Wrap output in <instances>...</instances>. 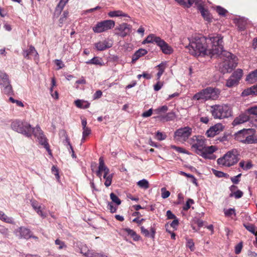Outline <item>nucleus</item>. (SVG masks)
<instances>
[{
	"instance_id": "4c0bfd02",
	"label": "nucleus",
	"mask_w": 257,
	"mask_h": 257,
	"mask_svg": "<svg viewBox=\"0 0 257 257\" xmlns=\"http://www.w3.org/2000/svg\"><path fill=\"white\" fill-rule=\"evenodd\" d=\"M157 67L159 68V71L157 73V79L159 80L160 77L163 74V72H164V70L165 69V65L163 63H161L157 66Z\"/></svg>"
},
{
	"instance_id": "473e14b6",
	"label": "nucleus",
	"mask_w": 257,
	"mask_h": 257,
	"mask_svg": "<svg viewBox=\"0 0 257 257\" xmlns=\"http://www.w3.org/2000/svg\"><path fill=\"white\" fill-rule=\"evenodd\" d=\"M87 64H94L102 66L103 65L102 60L101 58L94 57L92 59L86 62Z\"/></svg>"
},
{
	"instance_id": "a18cd8bd",
	"label": "nucleus",
	"mask_w": 257,
	"mask_h": 257,
	"mask_svg": "<svg viewBox=\"0 0 257 257\" xmlns=\"http://www.w3.org/2000/svg\"><path fill=\"white\" fill-rule=\"evenodd\" d=\"M112 177H113V174H110L108 175L107 178L105 179L104 185L106 187H108L111 185Z\"/></svg>"
},
{
	"instance_id": "20e7f679",
	"label": "nucleus",
	"mask_w": 257,
	"mask_h": 257,
	"mask_svg": "<svg viewBox=\"0 0 257 257\" xmlns=\"http://www.w3.org/2000/svg\"><path fill=\"white\" fill-rule=\"evenodd\" d=\"M238 153L237 150L233 149L227 152L222 157L217 160V163L224 167H230L236 164L238 160Z\"/></svg>"
},
{
	"instance_id": "c756f323",
	"label": "nucleus",
	"mask_w": 257,
	"mask_h": 257,
	"mask_svg": "<svg viewBox=\"0 0 257 257\" xmlns=\"http://www.w3.org/2000/svg\"><path fill=\"white\" fill-rule=\"evenodd\" d=\"M176 117V114L174 112H170L165 115L157 116L156 118H160L161 120H165L166 121H170L174 119Z\"/></svg>"
},
{
	"instance_id": "37998d69",
	"label": "nucleus",
	"mask_w": 257,
	"mask_h": 257,
	"mask_svg": "<svg viewBox=\"0 0 257 257\" xmlns=\"http://www.w3.org/2000/svg\"><path fill=\"white\" fill-rule=\"evenodd\" d=\"M3 87L4 88V91L5 92V93L7 94H10L12 93V92H13L12 87L10 85V83H9V84L6 85Z\"/></svg>"
},
{
	"instance_id": "9b49d317",
	"label": "nucleus",
	"mask_w": 257,
	"mask_h": 257,
	"mask_svg": "<svg viewBox=\"0 0 257 257\" xmlns=\"http://www.w3.org/2000/svg\"><path fill=\"white\" fill-rule=\"evenodd\" d=\"M192 134V128L186 126L178 129L175 132V137L180 141H186Z\"/></svg>"
},
{
	"instance_id": "a878e982",
	"label": "nucleus",
	"mask_w": 257,
	"mask_h": 257,
	"mask_svg": "<svg viewBox=\"0 0 257 257\" xmlns=\"http://www.w3.org/2000/svg\"><path fill=\"white\" fill-rule=\"evenodd\" d=\"M108 16L111 18L115 17H129L127 14L124 13L122 11L119 10L110 11L108 13Z\"/></svg>"
},
{
	"instance_id": "603ef678",
	"label": "nucleus",
	"mask_w": 257,
	"mask_h": 257,
	"mask_svg": "<svg viewBox=\"0 0 257 257\" xmlns=\"http://www.w3.org/2000/svg\"><path fill=\"white\" fill-rule=\"evenodd\" d=\"M224 214L226 216H230L231 215H236L235 210L234 209L230 208L224 211Z\"/></svg>"
},
{
	"instance_id": "5701e85b",
	"label": "nucleus",
	"mask_w": 257,
	"mask_h": 257,
	"mask_svg": "<svg viewBox=\"0 0 257 257\" xmlns=\"http://www.w3.org/2000/svg\"><path fill=\"white\" fill-rule=\"evenodd\" d=\"M31 204L33 208L39 215H40L43 218H45L46 217V215L43 212V209H44V207L42 209V207L39 205L36 201H32Z\"/></svg>"
},
{
	"instance_id": "2eb2a0df",
	"label": "nucleus",
	"mask_w": 257,
	"mask_h": 257,
	"mask_svg": "<svg viewBox=\"0 0 257 257\" xmlns=\"http://www.w3.org/2000/svg\"><path fill=\"white\" fill-rule=\"evenodd\" d=\"M112 41L110 39H104L102 41H99L94 44L95 49L99 51H104L110 48L112 46Z\"/></svg>"
},
{
	"instance_id": "4468645a",
	"label": "nucleus",
	"mask_w": 257,
	"mask_h": 257,
	"mask_svg": "<svg viewBox=\"0 0 257 257\" xmlns=\"http://www.w3.org/2000/svg\"><path fill=\"white\" fill-rule=\"evenodd\" d=\"M103 172V178L105 179L108 175L110 174L109 169L105 165L103 158L100 157L99 159L98 169L96 171V175L100 178L102 176V173Z\"/></svg>"
},
{
	"instance_id": "7c9ffc66",
	"label": "nucleus",
	"mask_w": 257,
	"mask_h": 257,
	"mask_svg": "<svg viewBox=\"0 0 257 257\" xmlns=\"http://www.w3.org/2000/svg\"><path fill=\"white\" fill-rule=\"evenodd\" d=\"M19 232L21 237L25 238H29L31 237V232L29 229L26 228L20 227L19 228Z\"/></svg>"
},
{
	"instance_id": "a19ab883",
	"label": "nucleus",
	"mask_w": 257,
	"mask_h": 257,
	"mask_svg": "<svg viewBox=\"0 0 257 257\" xmlns=\"http://www.w3.org/2000/svg\"><path fill=\"white\" fill-rule=\"evenodd\" d=\"M178 3H179L181 5H183L187 8L190 7L192 3L191 0H175Z\"/></svg>"
},
{
	"instance_id": "0eeeda50",
	"label": "nucleus",
	"mask_w": 257,
	"mask_h": 257,
	"mask_svg": "<svg viewBox=\"0 0 257 257\" xmlns=\"http://www.w3.org/2000/svg\"><path fill=\"white\" fill-rule=\"evenodd\" d=\"M253 135L254 132L252 129H243L235 134V139L245 144H252L253 142Z\"/></svg>"
},
{
	"instance_id": "7ed1b4c3",
	"label": "nucleus",
	"mask_w": 257,
	"mask_h": 257,
	"mask_svg": "<svg viewBox=\"0 0 257 257\" xmlns=\"http://www.w3.org/2000/svg\"><path fill=\"white\" fill-rule=\"evenodd\" d=\"M214 56L219 57L223 60L222 62L219 65V70L223 73L231 72L232 69L235 68L238 63L237 57L231 53L223 50V45L222 44V50L218 54Z\"/></svg>"
},
{
	"instance_id": "f8f14e48",
	"label": "nucleus",
	"mask_w": 257,
	"mask_h": 257,
	"mask_svg": "<svg viewBox=\"0 0 257 257\" xmlns=\"http://www.w3.org/2000/svg\"><path fill=\"white\" fill-rule=\"evenodd\" d=\"M194 3L204 19L209 22L211 20V18L208 10L204 8L202 0H194Z\"/></svg>"
},
{
	"instance_id": "39448f33",
	"label": "nucleus",
	"mask_w": 257,
	"mask_h": 257,
	"mask_svg": "<svg viewBox=\"0 0 257 257\" xmlns=\"http://www.w3.org/2000/svg\"><path fill=\"white\" fill-rule=\"evenodd\" d=\"M220 91L218 89L213 88L212 87H207L206 89L202 90L201 91L196 93L193 97L195 100H209L216 99L219 95Z\"/></svg>"
},
{
	"instance_id": "423d86ee",
	"label": "nucleus",
	"mask_w": 257,
	"mask_h": 257,
	"mask_svg": "<svg viewBox=\"0 0 257 257\" xmlns=\"http://www.w3.org/2000/svg\"><path fill=\"white\" fill-rule=\"evenodd\" d=\"M211 108V114L215 119H222L231 115V109L227 105H215Z\"/></svg>"
},
{
	"instance_id": "cd10ccee",
	"label": "nucleus",
	"mask_w": 257,
	"mask_h": 257,
	"mask_svg": "<svg viewBox=\"0 0 257 257\" xmlns=\"http://www.w3.org/2000/svg\"><path fill=\"white\" fill-rule=\"evenodd\" d=\"M257 80V69L250 74H249L246 78V81L250 83H253Z\"/></svg>"
},
{
	"instance_id": "69168bd1",
	"label": "nucleus",
	"mask_w": 257,
	"mask_h": 257,
	"mask_svg": "<svg viewBox=\"0 0 257 257\" xmlns=\"http://www.w3.org/2000/svg\"><path fill=\"white\" fill-rule=\"evenodd\" d=\"M10 100L13 102V103H16L17 104L21 107H23L24 104L23 102L21 101L18 100H15L13 97H10Z\"/></svg>"
},
{
	"instance_id": "ddd939ff",
	"label": "nucleus",
	"mask_w": 257,
	"mask_h": 257,
	"mask_svg": "<svg viewBox=\"0 0 257 257\" xmlns=\"http://www.w3.org/2000/svg\"><path fill=\"white\" fill-rule=\"evenodd\" d=\"M224 126L221 123H217L210 127L206 131V135L207 137L212 138L218 135L223 131Z\"/></svg>"
},
{
	"instance_id": "774afa93",
	"label": "nucleus",
	"mask_w": 257,
	"mask_h": 257,
	"mask_svg": "<svg viewBox=\"0 0 257 257\" xmlns=\"http://www.w3.org/2000/svg\"><path fill=\"white\" fill-rule=\"evenodd\" d=\"M55 63L57 66H58V69L62 68L64 66L62 61L60 60H55Z\"/></svg>"
},
{
	"instance_id": "5fc2aeb1",
	"label": "nucleus",
	"mask_w": 257,
	"mask_h": 257,
	"mask_svg": "<svg viewBox=\"0 0 257 257\" xmlns=\"http://www.w3.org/2000/svg\"><path fill=\"white\" fill-rule=\"evenodd\" d=\"M187 246L189 247L191 251L194 250V243L192 239H188L187 242Z\"/></svg>"
},
{
	"instance_id": "bf43d9fd",
	"label": "nucleus",
	"mask_w": 257,
	"mask_h": 257,
	"mask_svg": "<svg viewBox=\"0 0 257 257\" xmlns=\"http://www.w3.org/2000/svg\"><path fill=\"white\" fill-rule=\"evenodd\" d=\"M213 173L214 174V175L218 177H225L226 176V174H225L222 172H221V171H218L213 170Z\"/></svg>"
},
{
	"instance_id": "c85d7f7f",
	"label": "nucleus",
	"mask_w": 257,
	"mask_h": 257,
	"mask_svg": "<svg viewBox=\"0 0 257 257\" xmlns=\"http://www.w3.org/2000/svg\"><path fill=\"white\" fill-rule=\"evenodd\" d=\"M76 106L80 108H87L89 107L90 104L87 101L82 100H76L74 102Z\"/></svg>"
},
{
	"instance_id": "6e6d98bb",
	"label": "nucleus",
	"mask_w": 257,
	"mask_h": 257,
	"mask_svg": "<svg viewBox=\"0 0 257 257\" xmlns=\"http://www.w3.org/2000/svg\"><path fill=\"white\" fill-rule=\"evenodd\" d=\"M171 148L175 150L178 152L181 153H186V151L182 148L177 147L174 145H171Z\"/></svg>"
},
{
	"instance_id": "bb28decb",
	"label": "nucleus",
	"mask_w": 257,
	"mask_h": 257,
	"mask_svg": "<svg viewBox=\"0 0 257 257\" xmlns=\"http://www.w3.org/2000/svg\"><path fill=\"white\" fill-rule=\"evenodd\" d=\"M80 253L83 254L85 257H100L101 253H98L93 250L88 249L87 252L84 253L82 250Z\"/></svg>"
},
{
	"instance_id": "412c9836",
	"label": "nucleus",
	"mask_w": 257,
	"mask_h": 257,
	"mask_svg": "<svg viewBox=\"0 0 257 257\" xmlns=\"http://www.w3.org/2000/svg\"><path fill=\"white\" fill-rule=\"evenodd\" d=\"M246 113L249 115H253L250 117V118L254 119V125H257V106H254L247 108L246 110Z\"/></svg>"
},
{
	"instance_id": "3c124183",
	"label": "nucleus",
	"mask_w": 257,
	"mask_h": 257,
	"mask_svg": "<svg viewBox=\"0 0 257 257\" xmlns=\"http://www.w3.org/2000/svg\"><path fill=\"white\" fill-rule=\"evenodd\" d=\"M242 248V242H240L238 243L235 247V253L237 254L240 253Z\"/></svg>"
},
{
	"instance_id": "1a4fd4ad",
	"label": "nucleus",
	"mask_w": 257,
	"mask_h": 257,
	"mask_svg": "<svg viewBox=\"0 0 257 257\" xmlns=\"http://www.w3.org/2000/svg\"><path fill=\"white\" fill-rule=\"evenodd\" d=\"M115 22L111 20H104L97 23V24L93 27L92 30L94 32L96 33H100L108 30L111 29L114 27Z\"/></svg>"
},
{
	"instance_id": "e433bc0d",
	"label": "nucleus",
	"mask_w": 257,
	"mask_h": 257,
	"mask_svg": "<svg viewBox=\"0 0 257 257\" xmlns=\"http://www.w3.org/2000/svg\"><path fill=\"white\" fill-rule=\"evenodd\" d=\"M110 197L112 202L115 203L117 206L121 204V200L114 193H111L110 194Z\"/></svg>"
},
{
	"instance_id": "f03ea898",
	"label": "nucleus",
	"mask_w": 257,
	"mask_h": 257,
	"mask_svg": "<svg viewBox=\"0 0 257 257\" xmlns=\"http://www.w3.org/2000/svg\"><path fill=\"white\" fill-rule=\"evenodd\" d=\"M11 127L13 130L27 137H30L33 134L35 137L37 138L39 143L43 145L49 154L51 155V151L47 142L46 139L39 126L32 128L31 125L27 122L16 120L12 123Z\"/></svg>"
},
{
	"instance_id": "f257e3e1",
	"label": "nucleus",
	"mask_w": 257,
	"mask_h": 257,
	"mask_svg": "<svg viewBox=\"0 0 257 257\" xmlns=\"http://www.w3.org/2000/svg\"><path fill=\"white\" fill-rule=\"evenodd\" d=\"M223 37L219 34L208 36L207 38H194L188 46L189 53L195 56H209L212 57L222 50Z\"/></svg>"
},
{
	"instance_id": "58836bf2",
	"label": "nucleus",
	"mask_w": 257,
	"mask_h": 257,
	"mask_svg": "<svg viewBox=\"0 0 257 257\" xmlns=\"http://www.w3.org/2000/svg\"><path fill=\"white\" fill-rule=\"evenodd\" d=\"M168 110V107L166 105L162 106L154 110V113L157 114H160L162 113H165Z\"/></svg>"
},
{
	"instance_id": "e2e57ef3",
	"label": "nucleus",
	"mask_w": 257,
	"mask_h": 257,
	"mask_svg": "<svg viewBox=\"0 0 257 257\" xmlns=\"http://www.w3.org/2000/svg\"><path fill=\"white\" fill-rule=\"evenodd\" d=\"M153 113V109L152 108H150L148 111L144 112L142 116L143 117H147L150 116Z\"/></svg>"
},
{
	"instance_id": "aec40b11",
	"label": "nucleus",
	"mask_w": 257,
	"mask_h": 257,
	"mask_svg": "<svg viewBox=\"0 0 257 257\" xmlns=\"http://www.w3.org/2000/svg\"><path fill=\"white\" fill-rule=\"evenodd\" d=\"M24 57L28 59H30V56L34 57L35 59H38L39 55L35 47L33 46H30L29 49L24 50L23 52Z\"/></svg>"
},
{
	"instance_id": "f3484780",
	"label": "nucleus",
	"mask_w": 257,
	"mask_h": 257,
	"mask_svg": "<svg viewBox=\"0 0 257 257\" xmlns=\"http://www.w3.org/2000/svg\"><path fill=\"white\" fill-rule=\"evenodd\" d=\"M157 45L160 48L163 53L165 54H171L173 52V49L172 47L169 45L161 38L160 41L158 42Z\"/></svg>"
},
{
	"instance_id": "6ab92c4d",
	"label": "nucleus",
	"mask_w": 257,
	"mask_h": 257,
	"mask_svg": "<svg viewBox=\"0 0 257 257\" xmlns=\"http://www.w3.org/2000/svg\"><path fill=\"white\" fill-rule=\"evenodd\" d=\"M249 119L250 116L246 113V111H245L244 113H242L236 117L232 124L233 126H235L245 122L248 121Z\"/></svg>"
},
{
	"instance_id": "13d9d810",
	"label": "nucleus",
	"mask_w": 257,
	"mask_h": 257,
	"mask_svg": "<svg viewBox=\"0 0 257 257\" xmlns=\"http://www.w3.org/2000/svg\"><path fill=\"white\" fill-rule=\"evenodd\" d=\"M51 170L53 173H54L57 179L58 180L59 179L60 177L59 175V172L58 169L55 166H53Z\"/></svg>"
},
{
	"instance_id": "6e6552de",
	"label": "nucleus",
	"mask_w": 257,
	"mask_h": 257,
	"mask_svg": "<svg viewBox=\"0 0 257 257\" xmlns=\"http://www.w3.org/2000/svg\"><path fill=\"white\" fill-rule=\"evenodd\" d=\"M188 142L192 145V149L198 155L202 154L207 148L204 140L200 136H193Z\"/></svg>"
},
{
	"instance_id": "864d4df0",
	"label": "nucleus",
	"mask_w": 257,
	"mask_h": 257,
	"mask_svg": "<svg viewBox=\"0 0 257 257\" xmlns=\"http://www.w3.org/2000/svg\"><path fill=\"white\" fill-rule=\"evenodd\" d=\"M68 16V12L64 11L61 17L59 19V22L60 24H62L66 20L67 17Z\"/></svg>"
},
{
	"instance_id": "dca6fc26",
	"label": "nucleus",
	"mask_w": 257,
	"mask_h": 257,
	"mask_svg": "<svg viewBox=\"0 0 257 257\" xmlns=\"http://www.w3.org/2000/svg\"><path fill=\"white\" fill-rule=\"evenodd\" d=\"M217 148L214 146H211L207 147L199 155L202 156L205 159L213 160L215 159V156L213 153L217 150Z\"/></svg>"
},
{
	"instance_id": "9d476101",
	"label": "nucleus",
	"mask_w": 257,
	"mask_h": 257,
	"mask_svg": "<svg viewBox=\"0 0 257 257\" xmlns=\"http://www.w3.org/2000/svg\"><path fill=\"white\" fill-rule=\"evenodd\" d=\"M243 75L242 70L237 69L227 80L225 85L228 87H232L237 85Z\"/></svg>"
},
{
	"instance_id": "4d7b16f0",
	"label": "nucleus",
	"mask_w": 257,
	"mask_h": 257,
	"mask_svg": "<svg viewBox=\"0 0 257 257\" xmlns=\"http://www.w3.org/2000/svg\"><path fill=\"white\" fill-rule=\"evenodd\" d=\"M55 244L56 245H59V249H61L64 247H66V245L63 241H61L60 240L57 239L55 240Z\"/></svg>"
},
{
	"instance_id": "0e129e2a",
	"label": "nucleus",
	"mask_w": 257,
	"mask_h": 257,
	"mask_svg": "<svg viewBox=\"0 0 257 257\" xmlns=\"http://www.w3.org/2000/svg\"><path fill=\"white\" fill-rule=\"evenodd\" d=\"M163 83L160 81H158L154 86V89L156 91H159L163 86Z\"/></svg>"
},
{
	"instance_id": "393cba45",
	"label": "nucleus",
	"mask_w": 257,
	"mask_h": 257,
	"mask_svg": "<svg viewBox=\"0 0 257 257\" xmlns=\"http://www.w3.org/2000/svg\"><path fill=\"white\" fill-rule=\"evenodd\" d=\"M8 76L5 73L0 72V85L4 86L10 83Z\"/></svg>"
},
{
	"instance_id": "c03bdc74",
	"label": "nucleus",
	"mask_w": 257,
	"mask_h": 257,
	"mask_svg": "<svg viewBox=\"0 0 257 257\" xmlns=\"http://www.w3.org/2000/svg\"><path fill=\"white\" fill-rule=\"evenodd\" d=\"M243 193L241 191L238 190L234 192L233 193H230L229 196L230 197L234 196L235 198L239 199L243 196Z\"/></svg>"
},
{
	"instance_id": "de8ad7c7",
	"label": "nucleus",
	"mask_w": 257,
	"mask_h": 257,
	"mask_svg": "<svg viewBox=\"0 0 257 257\" xmlns=\"http://www.w3.org/2000/svg\"><path fill=\"white\" fill-rule=\"evenodd\" d=\"M161 196L164 199L168 198L170 195V192L167 191L165 188H162L161 189Z\"/></svg>"
},
{
	"instance_id": "b1692460",
	"label": "nucleus",
	"mask_w": 257,
	"mask_h": 257,
	"mask_svg": "<svg viewBox=\"0 0 257 257\" xmlns=\"http://www.w3.org/2000/svg\"><path fill=\"white\" fill-rule=\"evenodd\" d=\"M160 39L161 38L157 37L154 34H151L143 41V44L155 43L157 45L158 42L160 41Z\"/></svg>"
},
{
	"instance_id": "f704fd0d",
	"label": "nucleus",
	"mask_w": 257,
	"mask_h": 257,
	"mask_svg": "<svg viewBox=\"0 0 257 257\" xmlns=\"http://www.w3.org/2000/svg\"><path fill=\"white\" fill-rule=\"evenodd\" d=\"M137 185L140 187L141 188H143L145 189H147L149 188V182L144 179L141 180H140L137 182Z\"/></svg>"
},
{
	"instance_id": "680f3d73",
	"label": "nucleus",
	"mask_w": 257,
	"mask_h": 257,
	"mask_svg": "<svg viewBox=\"0 0 257 257\" xmlns=\"http://www.w3.org/2000/svg\"><path fill=\"white\" fill-rule=\"evenodd\" d=\"M156 137L157 140L159 141H162L166 139V136L165 135H163L161 132H158L156 134Z\"/></svg>"
},
{
	"instance_id": "2f4dec72",
	"label": "nucleus",
	"mask_w": 257,
	"mask_h": 257,
	"mask_svg": "<svg viewBox=\"0 0 257 257\" xmlns=\"http://www.w3.org/2000/svg\"><path fill=\"white\" fill-rule=\"evenodd\" d=\"M257 94V85L255 86H252L250 87L249 88H247L244 90L242 92V95L243 96L248 95L250 94Z\"/></svg>"
},
{
	"instance_id": "49530a36",
	"label": "nucleus",
	"mask_w": 257,
	"mask_h": 257,
	"mask_svg": "<svg viewBox=\"0 0 257 257\" xmlns=\"http://www.w3.org/2000/svg\"><path fill=\"white\" fill-rule=\"evenodd\" d=\"M216 12L219 15H221V16H225L227 12V11L225 9H224V8H223L220 6H217L216 7Z\"/></svg>"
},
{
	"instance_id": "ea45409f",
	"label": "nucleus",
	"mask_w": 257,
	"mask_h": 257,
	"mask_svg": "<svg viewBox=\"0 0 257 257\" xmlns=\"http://www.w3.org/2000/svg\"><path fill=\"white\" fill-rule=\"evenodd\" d=\"M244 227L248 231L251 232L255 236H257V230H255V226L253 225H244Z\"/></svg>"
},
{
	"instance_id": "72a5a7b5",
	"label": "nucleus",
	"mask_w": 257,
	"mask_h": 257,
	"mask_svg": "<svg viewBox=\"0 0 257 257\" xmlns=\"http://www.w3.org/2000/svg\"><path fill=\"white\" fill-rule=\"evenodd\" d=\"M124 231L128 234V235L133 237L134 240L138 241L140 239V236H139L133 230L126 228L124 229Z\"/></svg>"
},
{
	"instance_id": "4be33fe9",
	"label": "nucleus",
	"mask_w": 257,
	"mask_h": 257,
	"mask_svg": "<svg viewBox=\"0 0 257 257\" xmlns=\"http://www.w3.org/2000/svg\"><path fill=\"white\" fill-rule=\"evenodd\" d=\"M148 51L144 49H140L137 50L132 56V62L134 63L141 57L147 54Z\"/></svg>"
},
{
	"instance_id": "052dcab7",
	"label": "nucleus",
	"mask_w": 257,
	"mask_h": 257,
	"mask_svg": "<svg viewBox=\"0 0 257 257\" xmlns=\"http://www.w3.org/2000/svg\"><path fill=\"white\" fill-rule=\"evenodd\" d=\"M91 132L90 128L88 127L83 128L82 135L84 137H86L91 134Z\"/></svg>"
},
{
	"instance_id": "c9c22d12",
	"label": "nucleus",
	"mask_w": 257,
	"mask_h": 257,
	"mask_svg": "<svg viewBox=\"0 0 257 257\" xmlns=\"http://www.w3.org/2000/svg\"><path fill=\"white\" fill-rule=\"evenodd\" d=\"M68 1L69 0H60L56 8V11L60 13L63 10L66 4L68 3Z\"/></svg>"
},
{
	"instance_id": "8fccbe9b",
	"label": "nucleus",
	"mask_w": 257,
	"mask_h": 257,
	"mask_svg": "<svg viewBox=\"0 0 257 257\" xmlns=\"http://www.w3.org/2000/svg\"><path fill=\"white\" fill-rule=\"evenodd\" d=\"M107 208L110 210L111 213H114L117 210V207L114 206L112 202H108L107 204Z\"/></svg>"
},
{
	"instance_id": "79ce46f5",
	"label": "nucleus",
	"mask_w": 257,
	"mask_h": 257,
	"mask_svg": "<svg viewBox=\"0 0 257 257\" xmlns=\"http://www.w3.org/2000/svg\"><path fill=\"white\" fill-rule=\"evenodd\" d=\"M0 219L8 223H11L12 222V219L8 217L1 211H0Z\"/></svg>"
},
{
	"instance_id": "338daca9",
	"label": "nucleus",
	"mask_w": 257,
	"mask_h": 257,
	"mask_svg": "<svg viewBox=\"0 0 257 257\" xmlns=\"http://www.w3.org/2000/svg\"><path fill=\"white\" fill-rule=\"evenodd\" d=\"M166 215L167 216L168 219H172L176 218V216L172 213V212L170 210H168L166 213Z\"/></svg>"
},
{
	"instance_id": "a211bd4d",
	"label": "nucleus",
	"mask_w": 257,
	"mask_h": 257,
	"mask_svg": "<svg viewBox=\"0 0 257 257\" xmlns=\"http://www.w3.org/2000/svg\"><path fill=\"white\" fill-rule=\"evenodd\" d=\"M117 30L120 31L118 35L121 37H124L131 33V27L126 23H123L117 28Z\"/></svg>"
},
{
	"instance_id": "09e8293b",
	"label": "nucleus",
	"mask_w": 257,
	"mask_h": 257,
	"mask_svg": "<svg viewBox=\"0 0 257 257\" xmlns=\"http://www.w3.org/2000/svg\"><path fill=\"white\" fill-rule=\"evenodd\" d=\"M194 201L192 199H188L186 203V204L183 206V209L187 211L190 208V204H193Z\"/></svg>"
}]
</instances>
